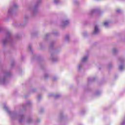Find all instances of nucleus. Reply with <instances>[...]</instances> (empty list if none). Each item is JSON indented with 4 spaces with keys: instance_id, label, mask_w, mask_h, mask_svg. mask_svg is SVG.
I'll return each mask as SVG.
<instances>
[{
    "instance_id": "obj_22",
    "label": "nucleus",
    "mask_w": 125,
    "mask_h": 125,
    "mask_svg": "<svg viewBox=\"0 0 125 125\" xmlns=\"http://www.w3.org/2000/svg\"><path fill=\"white\" fill-rule=\"evenodd\" d=\"M96 95H98V92H97V93H96Z\"/></svg>"
},
{
    "instance_id": "obj_8",
    "label": "nucleus",
    "mask_w": 125,
    "mask_h": 125,
    "mask_svg": "<svg viewBox=\"0 0 125 125\" xmlns=\"http://www.w3.org/2000/svg\"><path fill=\"white\" fill-rule=\"evenodd\" d=\"M124 69H125V66L123 65H121L120 66H119V70L120 71H123V70H124Z\"/></svg>"
},
{
    "instance_id": "obj_9",
    "label": "nucleus",
    "mask_w": 125,
    "mask_h": 125,
    "mask_svg": "<svg viewBox=\"0 0 125 125\" xmlns=\"http://www.w3.org/2000/svg\"><path fill=\"white\" fill-rule=\"evenodd\" d=\"M83 67V63H81L78 65V70L81 71L82 70V67Z\"/></svg>"
},
{
    "instance_id": "obj_17",
    "label": "nucleus",
    "mask_w": 125,
    "mask_h": 125,
    "mask_svg": "<svg viewBox=\"0 0 125 125\" xmlns=\"http://www.w3.org/2000/svg\"><path fill=\"white\" fill-rule=\"evenodd\" d=\"M113 53H116L117 52V49H114L113 50Z\"/></svg>"
},
{
    "instance_id": "obj_26",
    "label": "nucleus",
    "mask_w": 125,
    "mask_h": 125,
    "mask_svg": "<svg viewBox=\"0 0 125 125\" xmlns=\"http://www.w3.org/2000/svg\"><path fill=\"white\" fill-rule=\"evenodd\" d=\"M29 48H30V49H31V46H29Z\"/></svg>"
},
{
    "instance_id": "obj_11",
    "label": "nucleus",
    "mask_w": 125,
    "mask_h": 125,
    "mask_svg": "<svg viewBox=\"0 0 125 125\" xmlns=\"http://www.w3.org/2000/svg\"><path fill=\"white\" fill-rule=\"evenodd\" d=\"M97 12V10H92L91 11V14H93V13H95V12Z\"/></svg>"
},
{
    "instance_id": "obj_5",
    "label": "nucleus",
    "mask_w": 125,
    "mask_h": 125,
    "mask_svg": "<svg viewBox=\"0 0 125 125\" xmlns=\"http://www.w3.org/2000/svg\"><path fill=\"white\" fill-rule=\"evenodd\" d=\"M87 59H88V55L83 57V59H82V63H83V62H86V61H87Z\"/></svg>"
},
{
    "instance_id": "obj_1",
    "label": "nucleus",
    "mask_w": 125,
    "mask_h": 125,
    "mask_svg": "<svg viewBox=\"0 0 125 125\" xmlns=\"http://www.w3.org/2000/svg\"><path fill=\"white\" fill-rule=\"evenodd\" d=\"M4 109L6 111L7 113L11 117V118H19L20 123H21L22 120H24V115H23V114H17L16 113L10 111L7 106L5 104H4Z\"/></svg>"
},
{
    "instance_id": "obj_23",
    "label": "nucleus",
    "mask_w": 125,
    "mask_h": 125,
    "mask_svg": "<svg viewBox=\"0 0 125 125\" xmlns=\"http://www.w3.org/2000/svg\"><path fill=\"white\" fill-rule=\"evenodd\" d=\"M53 81H55V78H54L53 79Z\"/></svg>"
},
{
    "instance_id": "obj_25",
    "label": "nucleus",
    "mask_w": 125,
    "mask_h": 125,
    "mask_svg": "<svg viewBox=\"0 0 125 125\" xmlns=\"http://www.w3.org/2000/svg\"><path fill=\"white\" fill-rule=\"evenodd\" d=\"M53 62H55L56 61L53 60Z\"/></svg>"
},
{
    "instance_id": "obj_14",
    "label": "nucleus",
    "mask_w": 125,
    "mask_h": 125,
    "mask_svg": "<svg viewBox=\"0 0 125 125\" xmlns=\"http://www.w3.org/2000/svg\"><path fill=\"white\" fill-rule=\"evenodd\" d=\"M27 122L28 124H30V123H31V122H32V119H29L27 120Z\"/></svg>"
},
{
    "instance_id": "obj_20",
    "label": "nucleus",
    "mask_w": 125,
    "mask_h": 125,
    "mask_svg": "<svg viewBox=\"0 0 125 125\" xmlns=\"http://www.w3.org/2000/svg\"><path fill=\"white\" fill-rule=\"evenodd\" d=\"M17 5L15 4L14 6V7H17Z\"/></svg>"
},
{
    "instance_id": "obj_19",
    "label": "nucleus",
    "mask_w": 125,
    "mask_h": 125,
    "mask_svg": "<svg viewBox=\"0 0 125 125\" xmlns=\"http://www.w3.org/2000/svg\"><path fill=\"white\" fill-rule=\"evenodd\" d=\"M30 103H31V102H28L27 103V104L29 105V104H30Z\"/></svg>"
},
{
    "instance_id": "obj_2",
    "label": "nucleus",
    "mask_w": 125,
    "mask_h": 125,
    "mask_svg": "<svg viewBox=\"0 0 125 125\" xmlns=\"http://www.w3.org/2000/svg\"><path fill=\"white\" fill-rule=\"evenodd\" d=\"M6 83V76L0 77V84H5Z\"/></svg>"
},
{
    "instance_id": "obj_12",
    "label": "nucleus",
    "mask_w": 125,
    "mask_h": 125,
    "mask_svg": "<svg viewBox=\"0 0 125 125\" xmlns=\"http://www.w3.org/2000/svg\"><path fill=\"white\" fill-rule=\"evenodd\" d=\"M69 38H70V36L69 35H66L65 36V40L66 41H68L69 40Z\"/></svg>"
},
{
    "instance_id": "obj_21",
    "label": "nucleus",
    "mask_w": 125,
    "mask_h": 125,
    "mask_svg": "<svg viewBox=\"0 0 125 125\" xmlns=\"http://www.w3.org/2000/svg\"><path fill=\"white\" fill-rule=\"evenodd\" d=\"M123 62H124L123 60H120V62H121V63H123Z\"/></svg>"
},
{
    "instance_id": "obj_7",
    "label": "nucleus",
    "mask_w": 125,
    "mask_h": 125,
    "mask_svg": "<svg viewBox=\"0 0 125 125\" xmlns=\"http://www.w3.org/2000/svg\"><path fill=\"white\" fill-rule=\"evenodd\" d=\"M109 24H110V21H105L104 22V25L105 27H108Z\"/></svg>"
},
{
    "instance_id": "obj_28",
    "label": "nucleus",
    "mask_w": 125,
    "mask_h": 125,
    "mask_svg": "<svg viewBox=\"0 0 125 125\" xmlns=\"http://www.w3.org/2000/svg\"><path fill=\"white\" fill-rule=\"evenodd\" d=\"M6 76H7V74H6Z\"/></svg>"
},
{
    "instance_id": "obj_10",
    "label": "nucleus",
    "mask_w": 125,
    "mask_h": 125,
    "mask_svg": "<svg viewBox=\"0 0 125 125\" xmlns=\"http://www.w3.org/2000/svg\"><path fill=\"white\" fill-rule=\"evenodd\" d=\"M8 13L9 14H10L11 13H12V8H10L8 9Z\"/></svg>"
},
{
    "instance_id": "obj_15",
    "label": "nucleus",
    "mask_w": 125,
    "mask_h": 125,
    "mask_svg": "<svg viewBox=\"0 0 125 125\" xmlns=\"http://www.w3.org/2000/svg\"><path fill=\"white\" fill-rule=\"evenodd\" d=\"M54 3H58L59 2V0H54Z\"/></svg>"
},
{
    "instance_id": "obj_3",
    "label": "nucleus",
    "mask_w": 125,
    "mask_h": 125,
    "mask_svg": "<svg viewBox=\"0 0 125 125\" xmlns=\"http://www.w3.org/2000/svg\"><path fill=\"white\" fill-rule=\"evenodd\" d=\"M11 37L10 32H7V39H4L3 41V44L4 45L6 44L7 43V42H8V39H10Z\"/></svg>"
},
{
    "instance_id": "obj_27",
    "label": "nucleus",
    "mask_w": 125,
    "mask_h": 125,
    "mask_svg": "<svg viewBox=\"0 0 125 125\" xmlns=\"http://www.w3.org/2000/svg\"><path fill=\"white\" fill-rule=\"evenodd\" d=\"M39 122H40V120H39V121H37V123H39Z\"/></svg>"
},
{
    "instance_id": "obj_16",
    "label": "nucleus",
    "mask_w": 125,
    "mask_h": 125,
    "mask_svg": "<svg viewBox=\"0 0 125 125\" xmlns=\"http://www.w3.org/2000/svg\"><path fill=\"white\" fill-rule=\"evenodd\" d=\"M60 94H57L55 96V98H57V97H60Z\"/></svg>"
},
{
    "instance_id": "obj_24",
    "label": "nucleus",
    "mask_w": 125,
    "mask_h": 125,
    "mask_svg": "<svg viewBox=\"0 0 125 125\" xmlns=\"http://www.w3.org/2000/svg\"><path fill=\"white\" fill-rule=\"evenodd\" d=\"M1 31V27H0V32Z\"/></svg>"
},
{
    "instance_id": "obj_18",
    "label": "nucleus",
    "mask_w": 125,
    "mask_h": 125,
    "mask_svg": "<svg viewBox=\"0 0 125 125\" xmlns=\"http://www.w3.org/2000/svg\"><path fill=\"white\" fill-rule=\"evenodd\" d=\"M47 76H48L47 74H45V78H47Z\"/></svg>"
},
{
    "instance_id": "obj_6",
    "label": "nucleus",
    "mask_w": 125,
    "mask_h": 125,
    "mask_svg": "<svg viewBox=\"0 0 125 125\" xmlns=\"http://www.w3.org/2000/svg\"><path fill=\"white\" fill-rule=\"evenodd\" d=\"M70 23V21H69V20H66L64 21L63 22V26H66V25H68V24H69Z\"/></svg>"
},
{
    "instance_id": "obj_4",
    "label": "nucleus",
    "mask_w": 125,
    "mask_h": 125,
    "mask_svg": "<svg viewBox=\"0 0 125 125\" xmlns=\"http://www.w3.org/2000/svg\"><path fill=\"white\" fill-rule=\"evenodd\" d=\"M99 33V29H98V26L97 25H96L95 26L94 30L93 32V35H97Z\"/></svg>"
},
{
    "instance_id": "obj_13",
    "label": "nucleus",
    "mask_w": 125,
    "mask_h": 125,
    "mask_svg": "<svg viewBox=\"0 0 125 125\" xmlns=\"http://www.w3.org/2000/svg\"><path fill=\"white\" fill-rule=\"evenodd\" d=\"M116 11L117 13H121V12H122V10H121L120 9H118Z\"/></svg>"
}]
</instances>
